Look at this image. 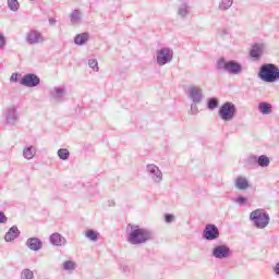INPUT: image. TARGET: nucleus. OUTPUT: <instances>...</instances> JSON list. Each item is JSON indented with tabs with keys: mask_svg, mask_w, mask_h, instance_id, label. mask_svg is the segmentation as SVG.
<instances>
[{
	"mask_svg": "<svg viewBox=\"0 0 279 279\" xmlns=\"http://www.w3.org/2000/svg\"><path fill=\"white\" fill-rule=\"evenodd\" d=\"M126 234L128 243L131 245H145L147 241H151L154 238V233L150 230L132 223L128 225Z\"/></svg>",
	"mask_w": 279,
	"mask_h": 279,
	"instance_id": "f257e3e1",
	"label": "nucleus"
},
{
	"mask_svg": "<svg viewBox=\"0 0 279 279\" xmlns=\"http://www.w3.org/2000/svg\"><path fill=\"white\" fill-rule=\"evenodd\" d=\"M22 279H34V271H32L29 268H25L21 272Z\"/></svg>",
	"mask_w": 279,
	"mask_h": 279,
	"instance_id": "2f4dec72",
	"label": "nucleus"
},
{
	"mask_svg": "<svg viewBox=\"0 0 279 279\" xmlns=\"http://www.w3.org/2000/svg\"><path fill=\"white\" fill-rule=\"evenodd\" d=\"M19 234H21V231H19V227L13 226L5 233L4 240L7 241V243H12V241L19 239Z\"/></svg>",
	"mask_w": 279,
	"mask_h": 279,
	"instance_id": "6ab92c4d",
	"label": "nucleus"
},
{
	"mask_svg": "<svg viewBox=\"0 0 279 279\" xmlns=\"http://www.w3.org/2000/svg\"><path fill=\"white\" fill-rule=\"evenodd\" d=\"M216 68L218 71H226V73H230L231 75H239L243 72V65L241 63L234 60L227 61L223 58L218 59Z\"/></svg>",
	"mask_w": 279,
	"mask_h": 279,
	"instance_id": "20e7f679",
	"label": "nucleus"
},
{
	"mask_svg": "<svg viewBox=\"0 0 279 279\" xmlns=\"http://www.w3.org/2000/svg\"><path fill=\"white\" fill-rule=\"evenodd\" d=\"M186 95L193 104H202L204 100V89L199 85L187 87Z\"/></svg>",
	"mask_w": 279,
	"mask_h": 279,
	"instance_id": "6e6552de",
	"label": "nucleus"
},
{
	"mask_svg": "<svg viewBox=\"0 0 279 279\" xmlns=\"http://www.w3.org/2000/svg\"><path fill=\"white\" fill-rule=\"evenodd\" d=\"M57 154L61 160H69V156H71L66 148H60Z\"/></svg>",
	"mask_w": 279,
	"mask_h": 279,
	"instance_id": "7c9ffc66",
	"label": "nucleus"
},
{
	"mask_svg": "<svg viewBox=\"0 0 279 279\" xmlns=\"http://www.w3.org/2000/svg\"><path fill=\"white\" fill-rule=\"evenodd\" d=\"M45 40V36L43 33H40V31L31 29L26 34V43H28V45H43Z\"/></svg>",
	"mask_w": 279,
	"mask_h": 279,
	"instance_id": "9d476101",
	"label": "nucleus"
},
{
	"mask_svg": "<svg viewBox=\"0 0 279 279\" xmlns=\"http://www.w3.org/2000/svg\"><path fill=\"white\" fill-rule=\"evenodd\" d=\"M173 61V49L169 47L160 48L156 51V64L158 66H165Z\"/></svg>",
	"mask_w": 279,
	"mask_h": 279,
	"instance_id": "39448f33",
	"label": "nucleus"
},
{
	"mask_svg": "<svg viewBox=\"0 0 279 279\" xmlns=\"http://www.w3.org/2000/svg\"><path fill=\"white\" fill-rule=\"evenodd\" d=\"M85 238L88 239L89 241H93L94 243L99 239V232L88 229L85 231Z\"/></svg>",
	"mask_w": 279,
	"mask_h": 279,
	"instance_id": "bb28decb",
	"label": "nucleus"
},
{
	"mask_svg": "<svg viewBox=\"0 0 279 279\" xmlns=\"http://www.w3.org/2000/svg\"><path fill=\"white\" fill-rule=\"evenodd\" d=\"M264 51H265V44H254L250 51V56L251 58L258 60V58L263 56Z\"/></svg>",
	"mask_w": 279,
	"mask_h": 279,
	"instance_id": "a211bd4d",
	"label": "nucleus"
},
{
	"mask_svg": "<svg viewBox=\"0 0 279 279\" xmlns=\"http://www.w3.org/2000/svg\"><path fill=\"white\" fill-rule=\"evenodd\" d=\"M211 256L218 260H223L232 256V251L226 244L216 245L211 251Z\"/></svg>",
	"mask_w": 279,
	"mask_h": 279,
	"instance_id": "1a4fd4ad",
	"label": "nucleus"
},
{
	"mask_svg": "<svg viewBox=\"0 0 279 279\" xmlns=\"http://www.w3.org/2000/svg\"><path fill=\"white\" fill-rule=\"evenodd\" d=\"M88 66L93 69L94 71H99V62H97L96 59H89L88 60Z\"/></svg>",
	"mask_w": 279,
	"mask_h": 279,
	"instance_id": "72a5a7b5",
	"label": "nucleus"
},
{
	"mask_svg": "<svg viewBox=\"0 0 279 279\" xmlns=\"http://www.w3.org/2000/svg\"><path fill=\"white\" fill-rule=\"evenodd\" d=\"M5 47V36L0 33V49H3Z\"/></svg>",
	"mask_w": 279,
	"mask_h": 279,
	"instance_id": "e433bc0d",
	"label": "nucleus"
},
{
	"mask_svg": "<svg viewBox=\"0 0 279 279\" xmlns=\"http://www.w3.org/2000/svg\"><path fill=\"white\" fill-rule=\"evenodd\" d=\"M21 119V116L19 114V110H16V107H11L7 111V123L9 125H16V122Z\"/></svg>",
	"mask_w": 279,
	"mask_h": 279,
	"instance_id": "4468645a",
	"label": "nucleus"
},
{
	"mask_svg": "<svg viewBox=\"0 0 279 279\" xmlns=\"http://www.w3.org/2000/svg\"><path fill=\"white\" fill-rule=\"evenodd\" d=\"M66 97V89L64 87H53L50 89V99L56 104H62Z\"/></svg>",
	"mask_w": 279,
	"mask_h": 279,
	"instance_id": "f8f14e48",
	"label": "nucleus"
},
{
	"mask_svg": "<svg viewBox=\"0 0 279 279\" xmlns=\"http://www.w3.org/2000/svg\"><path fill=\"white\" fill-rule=\"evenodd\" d=\"M198 102H192L190 108V114H197L199 109L197 108Z\"/></svg>",
	"mask_w": 279,
	"mask_h": 279,
	"instance_id": "c9c22d12",
	"label": "nucleus"
},
{
	"mask_svg": "<svg viewBox=\"0 0 279 279\" xmlns=\"http://www.w3.org/2000/svg\"><path fill=\"white\" fill-rule=\"evenodd\" d=\"M49 241H50L51 245H54L56 247H62V246L66 245V238H64L60 233H52L49 236Z\"/></svg>",
	"mask_w": 279,
	"mask_h": 279,
	"instance_id": "2eb2a0df",
	"label": "nucleus"
},
{
	"mask_svg": "<svg viewBox=\"0 0 279 279\" xmlns=\"http://www.w3.org/2000/svg\"><path fill=\"white\" fill-rule=\"evenodd\" d=\"M233 202L235 204H238V206H245V204H247V198H245L243 196H239V197L234 198Z\"/></svg>",
	"mask_w": 279,
	"mask_h": 279,
	"instance_id": "f704fd0d",
	"label": "nucleus"
},
{
	"mask_svg": "<svg viewBox=\"0 0 279 279\" xmlns=\"http://www.w3.org/2000/svg\"><path fill=\"white\" fill-rule=\"evenodd\" d=\"M49 24L50 25H56V19H53V17L49 19Z\"/></svg>",
	"mask_w": 279,
	"mask_h": 279,
	"instance_id": "a19ab883",
	"label": "nucleus"
},
{
	"mask_svg": "<svg viewBox=\"0 0 279 279\" xmlns=\"http://www.w3.org/2000/svg\"><path fill=\"white\" fill-rule=\"evenodd\" d=\"M146 173L150 178L154 184H161L162 180H165V175L162 174V170L155 163H148L146 166Z\"/></svg>",
	"mask_w": 279,
	"mask_h": 279,
	"instance_id": "0eeeda50",
	"label": "nucleus"
},
{
	"mask_svg": "<svg viewBox=\"0 0 279 279\" xmlns=\"http://www.w3.org/2000/svg\"><path fill=\"white\" fill-rule=\"evenodd\" d=\"M218 116L222 121H232L236 117V106L234 102H225L221 105Z\"/></svg>",
	"mask_w": 279,
	"mask_h": 279,
	"instance_id": "423d86ee",
	"label": "nucleus"
},
{
	"mask_svg": "<svg viewBox=\"0 0 279 279\" xmlns=\"http://www.w3.org/2000/svg\"><path fill=\"white\" fill-rule=\"evenodd\" d=\"M234 4V0H220L218 4V10L220 12H228Z\"/></svg>",
	"mask_w": 279,
	"mask_h": 279,
	"instance_id": "b1692460",
	"label": "nucleus"
},
{
	"mask_svg": "<svg viewBox=\"0 0 279 279\" xmlns=\"http://www.w3.org/2000/svg\"><path fill=\"white\" fill-rule=\"evenodd\" d=\"M76 267H77V264H75V262L73 260H66L63 263V269L65 271H75Z\"/></svg>",
	"mask_w": 279,
	"mask_h": 279,
	"instance_id": "cd10ccee",
	"label": "nucleus"
},
{
	"mask_svg": "<svg viewBox=\"0 0 279 279\" xmlns=\"http://www.w3.org/2000/svg\"><path fill=\"white\" fill-rule=\"evenodd\" d=\"M0 223H8V217L2 211H0Z\"/></svg>",
	"mask_w": 279,
	"mask_h": 279,
	"instance_id": "4c0bfd02",
	"label": "nucleus"
},
{
	"mask_svg": "<svg viewBox=\"0 0 279 279\" xmlns=\"http://www.w3.org/2000/svg\"><path fill=\"white\" fill-rule=\"evenodd\" d=\"M23 156L26 160H32V158H34V156H36V147L34 146H26L23 149Z\"/></svg>",
	"mask_w": 279,
	"mask_h": 279,
	"instance_id": "393cba45",
	"label": "nucleus"
},
{
	"mask_svg": "<svg viewBox=\"0 0 279 279\" xmlns=\"http://www.w3.org/2000/svg\"><path fill=\"white\" fill-rule=\"evenodd\" d=\"M218 36L220 38H226V36H230V27H221L218 29Z\"/></svg>",
	"mask_w": 279,
	"mask_h": 279,
	"instance_id": "473e14b6",
	"label": "nucleus"
},
{
	"mask_svg": "<svg viewBox=\"0 0 279 279\" xmlns=\"http://www.w3.org/2000/svg\"><path fill=\"white\" fill-rule=\"evenodd\" d=\"M250 160H253L254 162H257L258 167H262L263 169L269 167L271 165V159L267 155H260L257 156H251Z\"/></svg>",
	"mask_w": 279,
	"mask_h": 279,
	"instance_id": "f3484780",
	"label": "nucleus"
},
{
	"mask_svg": "<svg viewBox=\"0 0 279 279\" xmlns=\"http://www.w3.org/2000/svg\"><path fill=\"white\" fill-rule=\"evenodd\" d=\"M207 108L208 110H215L216 108H219V100L217 98H209L207 100Z\"/></svg>",
	"mask_w": 279,
	"mask_h": 279,
	"instance_id": "c756f323",
	"label": "nucleus"
},
{
	"mask_svg": "<svg viewBox=\"0 0 279 279\" xmlns=\"http://www.w3.org/2000/svg\"><path fill=\"white\" fill-rule=\"evenodd\" d=\"M8 8L12 12H19V8H21V4H19V0H8Z\"/></svg>",
	"mask_w": 279,
	"mask_h": 279,
	"instance_id": "c85d7f7f",
	"label": "nucleus"
},
{
	"mask_svg": "<svg viewBox=\"0 0 279 279\" xmlns=\"http://www.w3.org/2000/svg\"><path fill=\"white\" fill-rule=\"evenodd\" d=\"M26 246L28 250H32V252H40V250H43V241L38 238H29L26 240Z\"/></svg>",
	"mask_w": 279,
	"mask_h": 279,
	"instance_id": "dca6fc26",
	"label": "nucleus"
},
{
	"mask_svg": "<svg viewBox=\"0 0 279 279\" xmlns=\"http://www.w3.org/2000/svg\"><path fill=\"white\" fill-rule=\"evenodd\" d=\"M235 187L239 191H247V189H250V181H247L245 177H238L235 179Z\"/></svg>",
	"mask_w": 279,
	"mask_h": 279,
	"instance_id": "412c9836",
	"label": "nucleus"
},
{
	"mask_svg": "<svg viewBox=\"0 0 279 279\" xmlns=\"http://www.w3.org/2000/svg\"><path fill=\"white\" fill-rule=\"evenodd\" d=\"M177 14L178 16H180V19H186V16L191 14V7L189 5V3L182 2L181 4H179Z\"/></svg>",
	"mask_w": 279,
	"mask_h": 279,
	"instance_id": "aec40b11",
	"label": "nucleus"
},
{
	"mask_svg": "<svg viewBox=\"0 0 279 279\" xmlns=\"http://www.w3.org/2000/svg\"><path fill=\"white\" fill-rule=\"evenodd\" d=\"M166 223H171L173 221V215L167 214L165 217Z\"/></svg>",
	"mask_w": 279,
	"mask_h": 279,
	"instance_id": "58836bf2",
	"label": "nucleus"
},
{
	"mask_svg": "<svg viewBox=\"0 0 279 279\" xmlns=\"http://www.w3.org/2000/svg\"><path fill=\"white\" fill-rule=\"evenodd\" d=\"M250 221L253 223L254 228H257V230H265V228L269 226L271 217H269L267 210L258 208L250 214Z\"/></svg>",
	"mask_w": 279,
	"mask_h": 279,
	"instance_id": "f03ea898",
	"label": "nucleus"
},
{
	"mask_svg": "<svg viewBox=\"0 0 279 279\" xmlns=\"http://www.w3.org/2000/svg\"><path fill=\"white\" fill-rule=\"evenodd\" d=\"M203 238L206 241H215L219 238V228L215 225H206L203 231Z\"/></svg>",
	"mask_w": 279,
	"mask_h": 279,
	"instance_id": "ddd939ff",
	"label": "nucleus"
},
{
	"mask_svg": "<svg viewBox=\"0 0 279 279\" xmlns=\"http://www.w3.org/2000/svg\"><path fill=\"white\" fill-rule=\"evenodd\" d=\"M10 82H19V73H13L10 77Z\"/></svg>",
	"mask_w": 279,
	"mask_h": 279,
	"instance_id": "ea45409f",
	"label": "nucleus"
},
{
	"mask_svg": "<svg viewBox=\"0 0 279 279\" xmlns=\"http://www.w3.org/2000/svg\"><path fill=\"white\" fill-rule=\"evenodd\" d=\"M258 110L262 114H271V104L269 102H259Z\"/></svg>",
	"mask_w": 279,
	"mask_h": 279,
	"instance_id": "a878e982",
	"label": "nucleus"
},
{
	"mask_svg": "<svg viewBox=\"0 0 279 279\" xmlns=\"http://www.w3.org/2000/svg\"><path fill=\"white\" fill-rule=\"evenodd\" d=\"M258 77L262 82H267L268 84L279 82V69L276 64L265 63L259 69Z\"/></svg>",
	"mask_w": 279,
	"mask_h": 279,
	"instance_id": "7ed1b4c3",
	"label": "nucleus"
},
{
	"mask_svg": "<svg viewBox=\"0 0 279 279\" xmlns=\"http://www.w3.org/2000/svg\"><path fill=\"white\" fill-rule=\"evenodd\" d=\"M70 22L72 23V25H80L82 23V11L74 10L70 14Z\"/></svg>",
	"mask_w": 279,
	"mask_h": 279,
	"instance_id": "5701e85b",
	"label": "nucleus"
},
{
	"mask_svg": "<svg viewBox=\"0 0 279 279\" xmlns=\"http://www.w3.org/2000/svg\"><path fill=\"white\" fill-rule=\"evenodd\" d=\"M89 39L90 35L88 33H81L74 37V43L78 45V47H82L83 45H86Z\"/></svg>",
	"mask_w": 279,
	"mask_h": 279,
	"instance_id": "4be33fe9",
	"label": "nucleus"
},
{
	"mask_svg": "<svg viewBox=\"0 0 279 279\" xmlns=\"http://www.w3.org/2000/svg\"><path fill=\"white\" fill-rule=\"evenodd\" d=\"M20 84L26 86V88H36L40 84V77L36 74H25L21 78Z\"/></svg>",
	"mask_w": 279,
	"mask_h": 279,
	"instance_id": "9b49d317",
	"label": "nucleus"
}]
</instances>
